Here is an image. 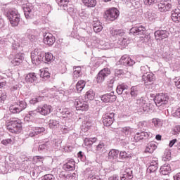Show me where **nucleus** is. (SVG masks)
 <instances>
[{"instance_id": "40", "label": "nucleus", "mask_w": 180, "mask_h": 180, "mask_svg": "<svg viewBox=\"0 0 180 180\" xmlns=\"http://www.w3.org/2000/svg\"><path fill=\"white\" fill-rule=\"evenodd\" d=\"M92 25H93V29L95 33H99L102 32L103 27L102 26V23H101V22L92 23Z\"/></svg>"}, {"instance_id": "64", "label": "nucleus", "mask_w": 180, "mask_h": 180, "mask_svg": "<svg viewBox=\"0 0 180 180\" xmlns=\"http://www.w3.org/2000/svg\"><path fill=\"white\" fill-rule=\"evenodd\" d=\"M179 133H180V125H176L174 127L172 130V134L175 136L176 134H179Z\"/></svg>"}, {"instance_id": "47", "label": "nucleus", "mask_w": 180, "mask_h": 180, "mask_svg": "<svg viewBox=\"0 0 180 180\" xmlns=\"http://www.w3.org/2000/svg\"><path fill=\"white\" fill-rule=\"evenodd\" d=\"M85 98L89 101H94L95 98V92H94V90H89L85 94Z\"/></svg>"}, {"instance_id": "3", "label": "nucleus", "mask_w": 180, "mask_h": 180, "mask_svg": "<svg viewBox=\"0 0 180 180\" xmlns=\"http://www.w3.org/2000/svg\"><path fill=\"white\" fill-rule=\"evenodd\" d=\"M6 16H7L13 27L19 25V22H20V14H19L18 10H8L6 13Z\"/></svg>"}, {"instance_id": "54", "label": "nucleus", "mask_w": 180, "mask_h": 180, "mask_svg": "<svg viewBox=\"0 0 180 180\" xmlns=\"http://www.w3.org/2000/svg\"><path fill=\"white\" fill-rule=\"evenodd\" d=\"M162 160L163 161H169L171 160V150H166L165 151Z\"/></svg>"}, {"instance_id": "35", "label": "nucleus", "mask_w": 180, "mask_h": 180, "mask_svg": "<svg viewBox=\"0 0 180 180\" xmlns=\"http://www.w3.org/2000/svg\"><path fill=\"white\" fill-rule=\"evenodd\" d=\"M9 110L11 113H13V115H16L22 112L19 109V104H16V103L10 105Z\"/></svg>"}, {"instance_id": "33", "label": "nucleus", "mask_w": 180, "mask_h": 180, "mask_svg": "<svg viewBox=\"0 0 180 180\" xmlns=\"http://www.w3.org/2000/svg\"><path fill=\"white\" fill-rule=\"evenodd\" d=\"M145 18L149 20V22H155V19H157V14L155 12L147 11L145 13Z\"/></svg>"}, {"instance_id": "49", "label": "nucleus", "mask_w": 180, "mask_h": 180, "mask_svg": "<svg viewBox=\"0 0 180 180\" xmlns=\"http://www.w3.org/2000/svg\"><path fill=\"white\" fill-rule=\"evenodd\" d=\"M81 75H82L81 67L77 66L75 68V70L73 72V77L74 78H79Z\"/></svg>"}, {"instance_id": "42", "label": "nucleus", "mask_w": 180, "mask_h": 180, "mask_svg": "<svg viewBox=\"0 0 180 180\" xmlns=\"http://www.w3.org/2000/svg\"><path fill=\"white\" fill-rule=\"evenodd\" d=\"M57 112L58 113H60V115H63V117H68L70 115H71V111L68 108H59Z\"/></svg>"}, {"instance_id": "37", "label": "nucleus", "mask_w": 180, "mask_h": 180, "mask_svg": "<svg viewBox=\"0 0 180 180\" xmlns=\"http://www.w3.org/2000/svg\"><path fill=\"white\" fill-rule=\"evenodd\" d=\"M32 178H37L39 176V172L37 171V166L31 167L28 172H27Z\"/></svg>"}, {"instance_id": "12", "label": "nucleus", "mask_w": 180, "mask_h": 180, "mask_svg": "<svg viewBox=\"0 0 180 180\" xmlns=\"http://www.w3.org/2000/svg\"><path fill=\"white\" fill-rule=\"evenodd\" d=\"M154 35L155 40L161 41V40L169 37V32L164 30H159L155 32Z\"/></svg>"}, {"instance_id": "13", "label": "nucleus", "mask_w": 180, "mask_h": 180, "mask_svg": "<svg viewBox=\"0 0 180 180\" xmlns=\"http://www.w3.org/2000/svg\"><path fill=\"white\" fill-rule=\"evenodd\" d=\"M119 63L121 65H124L125 67H132V65L136 64V62L133 59H131L129 55L122 56Z\"/></svg>"}, {"instance_id": "52", "label": "nucleus", "mask_w": 180, "mask_h": 180, "mask_svg": "<svg viewBox=\"0 0 180 180\" xmlns=\"http://www.w3.org/2000/svg\"><path fill=\"white\" fill-rule=\"evenodd\" d=\"M89 12L82 11L79 13V16L81 18V19H83L84 20H86V19H89Z\"/></svg>"}, {"instance_id": "21", "label": "nucleus", "mask_w": 180, "mask_h": 180, "mask_svg": "<svg viewBox=\"0 0 180 180\" xmlns=\"http://www.w3.org/2000/svg\"><path fill=\"white\" fill-rule=\"evenodd\" d=\"M121 180H131L133 179V170L130 168H126L123 172H121Z\"/></svg>"}, {"instance_id": "62", "label": "nucleus", "mask_w": 180, "mask_h": 180, "mask_svg": "<svg viewBox=\"0 0 180 180\" xmlns=\"http://www.w3.org/2000/svg\"><path fill=\"white\" fill-rule=\"evenodd\" d=\"M38 102H41V97H37V98H34L32 100L30 101V103L31 105H36V103H38Z\"/></svg>"}, {"instance_id": "10", "label": "nucleus", "mask_w": 180, "mask_h": 180, "mask_svg": "<svg viewBox=\"0 0 180 180\" xmlns=\"http://www.w3.org/2000/svg\"><path fill=\"white\" fill-rule=\"evenodd\" d=\"M158 169V158H152L150 162L148 164V168L146 169V174H153Z\"/></svg>"}, {"instance_id": "31", "label": "nucleus", "mask_w": 180, "mask_h": 180, "mask_svg": "<svg viewBox=\"0 0 180 180\" xmlns=\"http://www.w3.org/2000/svg\"><path fill=\"white\" fill-rule=\"evenodd\" d=\"M26 82H30V84H33V82H36L37 81V76L36 73L32 72L27 75L25 77Z\"/></svg>"}, {"instance_id": "27", "label": "nucleus", "mask_w": 180, "mask_h": 180, "mask_svg": "<svg viewBox=\"0 0 180 180\" xmlns=\"http://www.w3.org/2000/svg\"><path fill=\"white\" fill-rule=\"evenodd\" d=\"M50 147H51V143H50V141H47L46 142L39 146L38 151L39 153H44L50 150Z\"/></svg>"}, {"instance_id": "22", "label": "nucleus", "mask_w": 180, "mask_h": 180, "mask_svg": "<svg viewBox=\"0 0 180 180\" xmlns=\"http://www.w3.org/2000/svg\"><path fill=\"white\" fill-rule=\"evenodd\" d=\"M51 110H53V107L47 104H44V105L38 108L39 113L43 116H47V115H50V113H51Z\"/></svg>"}, {"instance_id": "50", "label": "nucleus", "mask_w": 180, "mask_h": 180, "mask_svg": "<svg viewBox=\"0 0 180 180\" xmlns=\"http://www.w3.org/2000/svg\"><path fill=\"white\" fill-rule=\"evenodd\" d=\"M40 71H41V73H40L41 78H43V79H49V78H50V73L49 72V71L44 69H41Z\"/></svg>"}, {"instance_id": "30", "label": "nucleus", "mask_w": 180, "mask_h": 180, "mask_svg": "<svg viewBox=\"0 0 180 180\" xmlns=\"http://www.w3.org/2000/svg\"><path fill=\"white\" fill-rule=\"evenodd\" d=\"M171 173V165L168 163H165L160 167V174L162 175H168Z\"/></svg>"}, {"instance_id": "7", "label": "nucleus", "mask_w": 180, "mask_h": 180, "mask_svg": "<svg viewBox=\"0 0 180 180\" xmlns=\"http://www.w3.org/2000/svg\"><path fill=\"white\" fill-rule=\"evenodd\" d=\"M75 106H76V110H81L82 112H86L89 109L88 103L81 98V97L75 100Z\"/></svg>"}, {"instance_id": "60", "label": "nucleus", "mask_w": 180, "mask_h": 180, "mask_svg": "<svg viewBox=\"0 0 180 180\" xmlns=\"http://www.w3.org/2000/svg\"><path fill=\"white\" fill-rule=\"evenodd\" d=\"M85 175L86 178H89L91 179L92 178H94V176H96L95 174H94V172L91 169H86L85 171Z\"/></svg>"}, {"instance_id": "6", "label": "nucleus", "mask_w": 180, "mask_h": 180, "mask_svg": "<svg viewBox=\"0 0 180 180\" xmlns=\"http://www.w3.org/2000/svg\"><path fill=\"white\" fill-rule=\"evenodd\" d=\"M110 74H112V71L110 68H105L102 69L96 77L97 84H102L105 78H108Z\"/></svg>"}, {"instance_id": "46", "label": "nucleus", "mask_w": 180, "mask_h": 180, "mask_svg": "<svg viewBox=\"0 0 180 180\" xmlns=\"http://www.w3.org/2000/svg\"><path fill=\"white\" fill-rule=\"evenodd\" d=\"M121 131L125 136H131V133H133V128H131L130 127H124L121 129Z\"/></svg>"}, {"instance_id": "38", "label": "nucleus", "mask_w": 180, "mask_h": 180, "mask_svg": "<svg viewBox=\"0 0 180 180\" xmlns=\"http://www.w3.org/2000/svg\"><path fill=\"white\" fill-rule=\"evenodd\" d=\"M53 58H54L53 53L50 52L44 53V60L42 62L45 63L46 64H49V63H51Z\"/></svg>"}, {"instance_id": "8", "label": "nucleus", "mask_w": 180, "mask_h": 180, "mask_svg": "<svg viewBox=\"0 0 180 180\" xmlns=\"http://www.w3.org/2000/svg\"><path fill=\"white\" fill-rule=\"evenodd\" d=\"M151 137V133L146 131H142L136 133L134 136H132V141L135 143H139V141H143V140H147V139Z\"/></svg>"}, {"instance_id": "56", "label": "nucleus", "mask_w": 180, "mask_h": 180, "mask_svg": "<svg viewBox=\"0 0 180 180\" xmlns=\"http://www.w3.org/2000/svg\"><path fill=\"white\" fill-rule=\"evenodd\" d=\"M44 158L41 156H34L33 158L32 162L33 164H39V162H43Z\"/></svg>"}, {"instance_id": "55", "label": "nucleus", "mask_w": 180, "mask_h": 180, "mask_svg": "<svg viewBox=\"0 0 180 180\" xmlns=\"http://www.w3.org/2000/svg\"><path fill=\"white\" fill-rule=\"evenodd\" d=\"M41 180H56V177L52 174H48L42 176Z\"/></svg>"}, {"instance_id": "29", "label": "nucleus", "mask_w": 180, "mask_h": 180, "mask_svg": "<svg viewBox=\"0 0 180 180\" xmlns=\"http://www.w3.org/2000/svg\"><path fill=\"white\" fill-rule=\"evenodd\" d=\"M162 126V121L159 118L152 119V128L153 130H158Z\"/></svg>"}, {"instance_id": "20", "label": "nucleus", "mask_w": 180, "mask_h": 180, "mask_svg": "<svg viewBox=\"0 0 180 180\" xmlns=\"http://www.w3.org/2000/svg\"><path fill=\"white\" fill-rule=\"evenodd\" d=\"M136 106L141 109V112H147L148 110V105L147 101L144 100V97H141L136 100Z\"/></svg>"}, {"instance_id": "44", "label": "nucleus", "mask_w": 180, "mask_h": 180, "mask_svg": "<svg viewBox=\"0 0 180 180\" xmlns=\"http://www.w3.org/2000/svg\"><path fill=\"white\" fill-rule=\"evenodd\" d=\"M91 127H92V122L91 121H84L82 126V130L86 132L88 131Z\"/></svg>"}, {"instance_id": "14", "label": "nucleus", "mask_w": 180, "mask_h": 180, "mask_svg": "<svg viewBox=\"0 0 180 180\" xmlns=\"http://www.w3.org/2000/svg\"><path fill=\"white\" fill-rule=\"evenodd\" d=\"M119 150L111 149L108 155V160L111 162H119Z\"/></svg>"}, {"instance_id": "16", "label": "nucleus", "mask_w": 180, "mask_h": 180, "mask_svg": "<svg viewBox=\"0 0 180 180\" xmlns=\"http://www.w3.org/2000/svg\"><path fill=\"white\" fill-rule=\"evenodd\" d=\"M116 95H115L114 92H111L110 94H105L101 96V99L102 102H104L105 103H109L112 102L116 101Z\"/></svg>"}, {"instance_id": "61", "label": "nucleus", "mask_w": 180, "mask_h": 180, "mask_svg": "<svg viewBox=\"0 0 180 180\" xmlns=\"http://www.w3.org/2000/svg\"><path fill=\"white\" fill-rule=\"evenodd\" d=\"M1 144H3L4 146H8V144H13V139H4L1 141Z\"/></svg>"}, {"instance_id": "15", "label": "nucleus", "mask_w": 180, "mask_h": 180, "mask_svg": "<svg viewBox=\"0 0 180 180\" xmlns=\"http://www.w3.org/2000/svg\"><path fill=\"white\" fill-rule=\"evenodd\" d=\"M146 33V27L143 25H137L133 27L129 30V34H133L134 36H139V34H144Z\"/></svg>"}, {"instance_id": "36", "label": "nucleus", "mask_w": 180, "mask_h": 180, "mask_svg": "<svg viewBox=\"0 0 180 180\" xmlns=\"http://www.w3.org/2000/svg\"><path fill=\"white\" fill-rule=\"evenodd\" d=\"M49 126L52 130H56L60 127V121L56 120H50L49 122Z\"/></svg>"}, {"instance_id": "17", "label": "nucleus", "mask_w": 180, "mask_h": 180, "mask_svg": "<svg viewBox=\"0 0 180 180\" xmlns=\"http://www.w3.org/2000/svg\"><path fill=\"white\" fill-rule=\"evenodd\" d=\"M25 55L22 52H15L13 59L11 60V64L14 66L20 65L23 63Z\"/></svg>"}, {"instance_id": "18", "label": "nucleus", "mask_w": 180, "mask_h": 180, "mask_svg": "<svg viewBox=\"0 0 180 180\" xmlns=\"http://www.w3.org/2000/svg\"><path fill=\"white\" fill-rule=\"evenodd\" d=\"M22 9L26 19H33L34 15L33 14V6L32 4L24 6Z\"/></svg>"}, {"instance_id": "32", "label": "nucleus", "mask_w": 180, "mask_h": 180, "mask_svg": "<svg viewBox=\"0 0 180 180\" xmlns=\"http://www.w3.org/2000/svg\"><path fill=\"white\" fill-rule=\"evenodd\" d=\"M86 82L84 80H79L77 84L75 86V91L77 92V94H79L80 92L82 91V89L85 88Z\"/></svg>"}, {"instance_id": "28", "label": "nucleus", "mask_w": 180, "mask_h": 180, "mask_svg": "<svg viewBox=\"0 0 180 180\" xmlns=\"http://www.w3.org/2000/svg\"><path fill=\"white\" fill-rule=\"evenodd\" d=\"M172 20L175 23H179L180 22V10L175 9L172 11Z\"/></svg>"}, {"instance_id": "59", "label": "nucleus", "mask_w": 180, "mask_h": 180, "mask_svg": "<svg viewBox=\"0 0 180 180\" xmlns=\"http://www.w3.org/2000/svg\"><path fill=\"white\" fill-rule=\"evenodd\" d=\"M150 71V68L148 65H144L141 67V72L143 75H147Z\"/></svg>"}, {"instance_id": "19", "label": "nucleus", "mask_w": 180, "mask_h": 180, "mask_svg": "<svg viewBox=\"0 0 180 180\" xmlns=\"http://www.w3.org/2000/svg\"><path fill=\"white\" fill-rule=\"evenodd\" d=\"M110 34L111 37L119 39L120 37H123V36H124L125 32L124 30L122 29L111 28L110 30Z\"/></svg>"}, {"instance_id": "2", "label": "nucleus", "mask_w": 180, "mask_h": 180, "mask_svg": "<svg viewBox=\"0 0 180 180\" xmlns=\"http://www.w3.org/2000/svg\"><path fill=\"white\" fill-rule=\"evenodd\" d=\"M31 60L32 64L39 65L41 63L44 61V51L41 49H35L31 52Z\"/></svg>"}, {"instance_id": "5", "label": "nucleus", "mask_w": 180, "mask_h": 180, "mask_svg": "<svg viewBox=\"0 0 180 180\" xmlns=\"http://www.w3.org/2000/svg\"><path fill=\"white\" fill-rule=\"evenodd\" d=\"M8 129L11 133H20L22 131V121L19 119L11 121Z\"/></svg>"}, {"instance_id": "43", "label": "nucleus", "mask_w": 180, "mask_h": 180, "mask_svg": "<svg viewBox=\"0 0 180 180\" xmlns=\"http://www.w3.org/2000/svg\"><path fill=\"white\" fill-rule=\"evenodd\" d=\"M70 0H56L59 6H63L64 11H68V2Z\"/></svg>"}, {"instance_id": "63", "label": "nucleus", "mask_w": 180, "mask_h": 180, "mask_svg": "<svg viewBox=\"0 0 180 180\" xmlns=\"http://www.w3.org/2000/svg\"><path fill=\"white\" fill-rule=\"evenodd\" d=\"M42 6H44V11L46 13H50L51 12V6L50 4H42Z\"/></svg>"}, {"instance_id": "48", "label": "nucleus", "mask_w": 180, "mask_h": 180, "mask_svg": "<svg viewBox=\"0 0 180 180\" xmlns=\"http://www.w3.org/2000/svg\"><path fill=\"white\" fill-rule=\"evenodd\" d=\"M15 103L18 105V108L21 112L27 108V103L25 100L20 101Z\"/></svg>"}, {"instance_id": "24", "label": "nucleus", "mask_w": 180, "mask_h": 180, "mask_svg": "<svg viewBox=\"0 0 180 180\" xmlns=\"http://www.w3.org/2000/svg\"><path fill=\"white\" fill-rule=\"evenodd\" d=\"M142 79L144 81L145 85H151L155 81V75L153 72H150L147 75H142Z\"/></svg>"}, {"instance_id": "11", "label": "nucleus", "mask_w": 180, "mask_h": 180, "mask_svg": "<svg viewBox=\"0 0 180 180\" xmlns=\"http://www.w3.org/2000/svg\"><path fill=\"white\" fill-rule=\"evenodd\" d=\"M113 122H115V112H107L103 115V123L104 126H112Z\"/></svg>"}, {"instance_id": "4", "label": "nucleus", "mask_w": 180, "mask_h": 180, "mask_svg": "<svg viewBox=\"0 0 180 180\" xmlns=\"http://www.w3.org/2000/svg\"><path fill=\"white\" fill-rule=\"evenodd\" d=\"M119 15H120V12L116 8H111L107 11H105L103 18L105 19L106 22L110 23V22H114L119 18Z\"/></svg>"}, {"instance_id": "26", "label": "nucleus", "mask_w": 180, "mask_h": 180, "mask_svg": "<svg viewBox=\"0 0 180 180\" xmlns=\"http://www.w3.org/2000/svg\"><path fill=\"white\" fill-rule=\"evenodd\" d=\"M63 169L65 171H74L75 169V161L73 159H70L63 165Z\"/></svg>"}, {"instance_id": "53", "label": "nucleus", "mask_w": 180, "mask_h": 180, "mask_svg": "<svg viewBox=\"0 0 180 180\" xmlns=\"http://www.w3.org/2000/svg\"><path fill=\"white\" fill-rule=\"evenodd\" d=\"M96 142V138H86L84 139L85 146H92L94 143Z\"/></svg>"}, {"instance_id": "58", "label": "nucleus", "mask_w": 180, "mask_h": 180, "mask_svg": "<svg viewBox=\"0 0 180 180\" xmlns=\"http://www.w3.org/2000/svg\"><path fill=\"white\" fill-rule=\"evenodd\" d=\"M34 131H35L37 136H38V134H41V133H44V131H46V129L44 127H34Z\"/></svg>"}, {"instance_id": "39", "label": "nucleus", "mask_w": 180, "mask_h": 180, "mask_svg": "<svg viewBox=\"0 0 180 180\" xmlns=\"http://www.w3.org/2000/svg\"><path fill=\"white\" fill-rule=\"evenodd\" d=\"M126 89H129V86H127V84H125L124 83L120 84L117 86V94H118V95H122Z\"/></svg>"}, {"instance_id": "34", "label": "nucleus", "mask_w": 180, "mask_h": 180, "mask_svg": "<svg viewBox=\"0 0 180 180\" xmlns=\"http://www.w3.org/2000/svg\"><path fill=\"white\" fill-rule=\"evenodd\" d=\"M155 150H157V145H155L154 142H150L148 143L145 150V153H149L150 154H151L154 153Z\"/></svg>"}, {"instance_id": "25", "label": "nucleus", "mask_w": 180, "mask_h": 180, "mask_svg": "<svg viewBox=\"0 0 180 180\" xmlns=\"http://www.w3.org/2000/svg\"><path fill=\"white\" fill-rule=\"evenodd\" d=\"M140 93V86H133L130 89V92L126 91L125 94L127 95H131V98H136L139 96V94Z\"/></svg>"}, {"instance_id": "41", "label": "nucleus", "mask_w": 180, "mask_h": 180, "mask_svg": "<svg viewBox=\"0 0 180 180\" xmlns=\"http://www.w3.org/2000/svg\"><path fill=\"white\" fill-rule=\"evenodd\" d=\"M82 2L87 8H95L96 6V0H82Z\"/></svg>"}, {"instance_id": "57", "label": "nucleus", "mask_w": 180, "mask_h": 180, "mask_svg": "<svg viewBox=\"0 0 180 180\" xmlns=\"http://www.w3.org/2000/svg\"><path fill=\"white\" fill-rule=\"evenodd\" d=\"M118 155L120 160H126V158H129V154L124 150L120 151Z\"/></svg>"}, {"instance_id": "9", "label": "nucleus", "mask_w": 180, "mask_h": 180, "mask_svg": "<svg viewBox=\"0 0 180 180\" xmlns=\"http://www.w3.org/2000/svg\"><path fill=\"white\" fill-rule=\"evenodd\" d=\"M158 6L160 12H169L172 8V1L171 0H162Z\"/></svg>"}, {"instance_id": "23", "label": "nucleus", "mask_w": 180, "mask_h": 180, "mask_svg": "<svg viewBox=\"0 0 180 180\" xmlns=\"http://www.w3.org/2000/svg\"><path fill=\"white\" fill-rule=\"evenodd\" d=\"M44 43L47 46H53L56 43V37L53 34L47 32L44 35Z\"/></svg>"}, {"instance_id": "51", "label": "nucleus", "mask_w": 180, "mask_h": 180, "mask_svg": "<svg viewBox=\"0 0 180 180\" xmlns=\"http://www.w3.org/2000/svg\"><path fill=\"white\" fill-rule=\"evenodd\" d=\"M12 49L15 51L16 53H20L22 51V48L20 47V44L18 42L14 41L12 44Z\"/></svg>"}, {"instance_id": "45", "label": "nucleus", "mask_w": 180, "mask_h": 180, "mask_svg": "<svg viewBox=\"0 0 180 180\" xmlns=\"http://www.w3.org/2000/svg\"><path fill=\"white\" fill-rule=\"evenodd\" d=\"M128 41L129 39H127V37L124 35L118 39L117 44H120V46H127V44H129Z\"/></svg>"}, {"instance_id": "1", "label": "nucleus", "mask_w": 180, "mask_h": 180, "mask_svg": "<svg viewBox=\"0 0 180 180\" xmlns=\"http://www.w3.org/2000/svg\"><path fill=\"white\" fill-rule=\"evenodd\" d=\"M153 101L160 110H164L169 102V96L165 93H158L154 96Z\"/></svg>"}]
</instances>
